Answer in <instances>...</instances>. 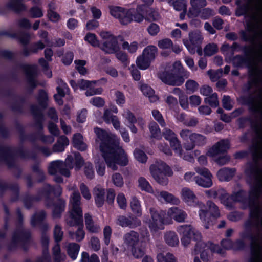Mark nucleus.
Returning <instances> with one entry per match:
<instances>
[{
  "instance_id": "9b49d317",
  "label": "nucleus",
  "mask_w": 262,
  "mask_h": 262,
  "mask_svg": "<svg viewBox=\"0 0 262 262\" xmlns=\"http://www.w3.org/2000/svg\"><path fill=\"white\" fill-rule=\"evenodd\" d=\"M177 231L182 236L181 243L184 247H187L189 245L192 236H193V239L195 241L197 242L201 241L202 236L201 233L191 225L179 226L178 227Z\"/></svg>"
},
{
  "instance_id": "09e8293b",
  "label": "nucleus",
  "mask_w": 262,
  "mask_h": 262,
  "mask_svg": "<svg viewBox=\"0 0 262 262\" xmlns=\"http://www.w3.org/2000/svg\"><path fill=\"white\" fill-rule=\"evenodd\" d=\"M170 5L172 6L177 11H186L187 2L186 0H172Z\"/></svg>"
},
{
  "instance_id": "a878e982",
  "label": "nucleus",
  "mask_w": 262,
  "mask_h": 262,
  "mask_svg": "<svg viewBox=\"0 0 262 262\" xmlns=\"http://www.w3.org/2000/svg\"><path fill=\"white\" fill-rule=\"evenodd\" d=\"M103 118L107 123H112L114 128L119 130L120 128L121 123L117 116L113 115L110 110L104 111Z\"/></svg>"
},
{
  "instance_id": "b1692460",
  "label": "nucleus",
  "mask_w": 262,
  "mask_h": 262,
  "mask_svg": "<svg viewBox=\"0 0 262 262\" xmlns=\"http://www.w3.org/2000/svg\"><path fill=\"white\" fill-rule=\"evenodd\" d=\"M181 196L183 201L189 206H194L196 203V195L193 191L189 188L184 187L182 189Z\"/></svg>"
},
{
  "instance_id": "cd10ccee",
  "label": "nucleus",
  "mask_w": 262,
  "mask_h": 262,
  "mask_svg": "<svg viewBox=\"0 0 262 262\" xmlns=\"http://www.w3.org/2000/svg\"><path fill=\"white\" fill-rule=\"evenodd\" d=\"M85 224L86 230L93 233H97L100 232L101 228L96 224L92 219V216L89 213L84 214Z\"/></svg>"
},
{
  "instance_id": "f8f14e48",
  "label": "nucleus",
  "mask_w": 262,
  "mask_h": 262,
  "mask_svg": "<svg viewBox=\"0 0 262 262\" xmlns=\"http://www.w3.org/2000/svg\"><path fill=\"white\" fill-rule=\"evenodd\" d=\"M157 51V48L154 46L150 45L146 47L142 55L137 59L136 63L138 68L142 70L147 69L150 63L155 59Z\"/></svg>"
},
{
  "instance_id": "a19ab883",
  "label": "nucleus",
  "mask_w": 262,
  "mask_h": 262,
  "mask_svg": "<svg viewBox=\"0 0 262 262\" xmlns=\"http://www.w3.org/2000/svg\"><path fill=\"white\" fill-rule=\"evenodd\" d=\"M206 206L208 208V212L215 218H218L220 216V212L219 207L216 204L211 201H208L206 203Z\"/></svg>"
},
{
  "instance_id": "052dcab7",
  "label": "nucleus",
  "mask_w": 262,
  "mask_h": 262,
  "mask_svg": "<svg viewBox=\"0 0 262 262\" xmlns=\"http://www.w3.org/2000/svg\"><path fill=\"white\" fill-rule=\"evenodd\" d=\"M32 18H40L43 15L42 9L38 6L32 7L29 10Z\"/></svg>"
},
{
  "instance_id": "7ed1b4c3",
  "label": "nucleus",
  "mask_w": 262,
  "mask_h": 262,
  "mask_svg": "<svg viewBox=\"0 0 262 262\" xmlns=\"http://www.w3.org/2000/svg\"><path fill=\"white\" fill-rule=\"evenodd\" d=\"M67 189L72 193L70 197V214L66 221L69 226H74L82 222L81 196L75 184H69Z\"/></svg>"
},
{
  "instance_id": "f257e3e1",
  "label": "nucleus",
  "mask_w": 262,
  "mask_h": 262,
  "mask_svg": "<svg viewBox=\"0 0 262 262\" xmlns=\"http://www.w3.org/2000/svg\"><path fill=\"white\" fill-rule=\"evenodd\" d=\"M94 132L97 137L96 143L108 167L116 170L118 165L125 166L128 164V156L119 145V139L116 135L99 127H95Z\"/></svg>"
},
{
  "instance_id": "5fc2aeb1",
  "label": "nucleus",
  "mask_w": 262,
  "mask_h": 262,
  "mask_svg": "<svg viewBox=\"0 0 262 262\" xmlns=\"http://www.w3.org/2000/svg\"><path fill=\"white\" fill-rule=\"evenodd\" d=\"M112 181L114 185L116 187L121 188L124 185L123 177L119 173L116 172L112 174Z\"/></svg>"
},
{
  "instance_id": "338daca9",
  "label": "nucleus",
  "mask_w": 262,
  "mask_h": 262,
  "mask_svg": "<svg viewBox=\"0 0 262 262\" xmlns=\"http://www.w3.org/2000/svg\"><path fill=\"white\" fill-rule=\"evenodd\" d=\"M152 115L154 118L160 124L161 126H165L166 123L161 113L157 110L152 111Z\"/></svg>"
},
{
  "instance_id": "0eeeda50",
  "label": "nucleus",
  "mask_w": 262,
  "mask_h": 262,
  "mask_svg": "<svg viewBox=\"0 0 262 262\" xmlns=\"http://www.w3.org/2000/svg\"><path fill=\"white\" fill-rule=\"evenodd\" d=\"M150 173L153 179L160 185L166 186L168 183L167 176H171L173 172L170 167L162 161L152 164L149 168Z\"/></svg>"
},
{
  "instance_id": "39448f33",
  "label": "nucleus",
  "mask_w": 262,
  "mask_h": 262,
  "mask_svg": "<svg viewBox=\"0 0 262 262\" xmlns=\"http://www.w3.org/2000/svg\"><path fill=\"white\" fill-rule=\"evenodd\" d=\"M62 188L59 185L52 187L50 185H46L43 190L40 192V194L46 197L45 204L47 207L54 206L53 209V215L54 217H59L62 212L64 211L66 202L63 199H58L55 204L52 199L49 198V195L53 193L56 196H59L62 193Z\"/></svg>"
},
{
  "instance_id": "4468645a",
  "label": "nucleus",
  "mask_w": 262,
  "mask_h": 262,
  "mask_svg": "<svg viewBox=\"0 0 262 262\" xmlns=\"http://www.w3.org/2000/svg\"><path fill=\"white\" fill-rule=\"evenodd\" d=\"M203 37L201 33L196 30L189 33V39L183 40L184 45L191 54H194L195 48L202 42Z\"/></svg>"
},
{
  "instance_id": "7c9ffc66",
  "label": "nucleus",
  "mask_w": 262,
  "mask_h": 262,
  "mask_svg": "<svg viewBox=\"0 0 262 262\" xmlns=\"http://www.w3.org/2000/svg\"><path fill=\"white\" fill-rule=\"evenodd\" d=\"M217 198L221 202L227 207L232 206L231 196L223 188L218 189Z\"/></svg>"
},
{
  "instance_id": "f3484780",
  "label": "nucleus",
  "mask_w": 262,
  "mask_h": 262,
  "mask_svg": "<svg viewBox=\"0 0 262 262\" xmlns=\"http://www.w3.org/2000/svg\"><path fill=\"white\" fill-rule=\"evenodd\" d=\"M194 170L198 174L204 177V178L198 176L194 177L195 182L198 185L204 188H209L212 186V176L208 169L205 167H196Z\"/></svg>"
},
{
  "instance_id": "79ce46f5",
  "label": "nucleus",
  "mask_w": 262,
  "mask_h": 262,
  "mask_svg": "<svg viewBox=\"0 0 262 262\" xmlns=\"http://www.w3.org/2000/svg\"><path fill=\"white\" fill-rule=\"evenodd\" d=\"M140 8L139 7H138L136 10L133 9L128 10V12L130 14L129 16L131 19L130 23L133 20L137 23H140L144 20V16L140 12Z\"/></svg>"
},
{
  "instance_id": "c9c22d12",
  "label": "nucleus",
  "mask_w": 262,
  "mask_h": 262,
  "mask_svg": "<svg viewBox=\"0 0 262 262\" xmlns=\"http://www.w3.org/2000/svg\"><path fill=\"white\" fill-rule=\"evenodd\" d=\"M140 89L143 94L149 98L151 102H155L158 100V97L154 95V91L151 87L146 84H141Z\"/></svg>"
},
{
  "instance_id": "0e129e2a",
  "label": "nucleus",
  "mask_w": 262,
  "mask_h": 262,
  "mask_svg": "<svg viewBox=\"0 0 262 262\" xmlns=\"http://www.w3.org/2000/svg\"><path fill=\"white\" fill-rule=\"evenodd\" d=\"M116 199L119 207L122 209H125L127 207V201L125 195L123 193H119Z\"/></svg>"
},
{
  "instance_id": "a211bd4d",
  "label": "nucleus",
  "mask_w": 262,
  "mask_h": 262,
  "mask_svg": "<svg viewBox=\"0 0 262 262\" xmlns=\"http://www.w3.org/2000/svg\"><path fill=\"white\" fill-rule=\"evenodd\" d=\"M96 83V81L80 79L78 81V85L81 90H86L85 93L86 96H91L94 95L100 94L102 92V88H94Z\"/></svg>"
},
{
  "instance_id": "c03bdc74",
  "label": "nucleus",
  "mask_w": 262,
  "mask_h": 262,
  "mask_svg": "<svg viewBox=\"0 0 262 262\" xmlns=\"http://www.w3.org/2000/svg\"><path fill=\"white\" fill-rule=\"evenodd\" d=\"M122 116L125 119L124 122L129 124H135L137 119L134 114L128 109H124L122 113Z\"/></svg>"
},
{
  "instance_id": "393cba45",
  "label": "nucleus",
  "mask_w": 262,
  "mask_h": 262,
  "mask_svg": "<svg viewBox=\"0 0 262 262\" xmlns=\"http://www.w3.org/2000/svg\"><path fill=\"white\" fill-rule=\"evenodd\" d=\"M30 236V233L28 230H25L21 226L18 227L14 231L12 241L15 243L25 242L28 239Z\"/></svg>"
},
{
  "instance_id": "473e14b6",
  "label": "nucleus",
  "mask_w": 262,
  "mask_h": 262,
  "mask_svg": "<svg viewBox=\"0 0 262 262\" xmlns=\"http://www.w3.org/2000/svg\"><path fill=\"white\" fill-rule=\"evenodd\" d=\"M73 143L74 146L81 151H84L87 148V146L83 142V136L80 133L73 135Z\"/></svg>"
},
{
  "instance_id": "f03ea898",
  "label": "nucleus",
  "mask_w": 262,
  "mask_h": 262,
  "mask_svg": "<svg viewBox=\"0 0 262 262\" xmlns=\"http://www.w3.org/2000/svg\"><path fill=\"white\" fill-rule=\"evenodd\" d=\"M253 1L257 5L259 13L249 16L246 20V31H241L240 34L244 40L252 43L259 38L261 43L259 50H262V0Z\"/></svg>"
},
{
  "instance_id": "603ef678",
  "label": "nucleus",
  "mask_w": 262,
  "mask_h": 262,
  "mask_svg": "<svg viewBox=\"0 0 262 262\" xmlns=\"http://www.w3.org/2000/svg\"><path fill=\"white\" fill-rule=\"evenodd\" d=\"M171 147L172 148L174 152L179 156H182V148L180 141L177 137L169 141Z\"/></svg>"
},
{
  "instance_id": "e433bc0d",
  "label": "nucleus",
  "mask_w": 262,
  "mask_h": 262,
  "mask_svg": "<svg viewBox=\"0 0 262 262\" xmlns=\"http://www.w3.org/2000/svg\"><path fill=\"white\" fill-rule=\"evenodd\" d=\"M130 206L133 212L138 217L142 215V209L140 202L136 196L132 198Z\"/></svg>"
},
{
  "instance_id": "1a4fd4ad",
  "label": "nucleus",
  "mask_w": 262,
  "mask_h": 262,
  "mask_svg": "<svg viewBox=\"0 0 262 262\" xmlns=\"http://www.w3.org/2000/svg\"><path fill=\"white\" fill-rule=\"evenodd\" d=\"M180 136L184 140H190V143L184 145V148L187 150H192L195 146H204L207 143V139L205 136L198 133H193L187 129L182 130L180 132Z\"/></svg>"
},
{
  "instance_id": "13d9d810",
  "label": "nucleus",
  "mask_w": 262,
  "mask_h": 262,
  "mask_svg": "<svg viewBox=\"0 0 262 262\" xmlns=\"http://www.w3.org/2000/svg\"><path fill=\"white\" fill-rule=\"evenodd\" d=\"M207 74L209 76L210 80L213 81H217L223 75V70L220 69L215 71L209 70L207 71Z\"/></svg>"
},
{
  "instance_id": "680f3d73",
  "label": "nucleus",
  "mask_w": 262,
  "mask_h": 262,
  "mask_svg": "<svg viewBox=\"0 0 262 262\" xmlns=\"http://www.w3.org/2000/svg\"><path fill=\"white\" fill-rule=\"evenodd\" d=\"M214 14V11L209 8H204L200 11V17L203 19H208L213 16Z\"/></svg>"
},
{
  "instance_id": "4c0bfd02",
  "label": "nucleus",
  "mask_w": 262,
  "mask_h": 262,
  "mask_svg": "<svg viewBox=\"0 0 262 262\" xmlns=\"http://www.w3.org/2000/svg\"><path fill=\"white\" fill-rule=\"evenodd\" d=\"M53 257L54 262H63L66 258V255L61 252L60 247L58 244L54 246L52 249Z\"/></svg>"
},
{
  "instance_id": "5701e85b",
  "label": "nucleus",
  "mask_w": 262,
  "mask_h": 262,
  "mask_svg": "<svg viewBox=\"0 0 262 262\" xmlns=\"http://www.w3.org/2000/svg\"><path fill=\"white\" fill-rule=\"evenodd\" d=\"M23 69L26 73L30 86L32 88H35L37 85L35 80V77L37 72V66L35 65H24Z\"/></svg>"
},
{
  "instance_id": "e2e57ef3",
  "label": "nucleus",
  "mask_w": 262,
  "mask_h": 262,
  "mask_svg": "<svg viewBox=\"0 0 262 262\" xmlns=\"http://www.w3.org/2000/svg\"><path fill=\"white\" fill-rule=\"evenodd\" d=\"M84 39L94 47H98L99 46V41L95 34L89 33L84 37Z\"/></svg>"
},
{
  "instance_id": "3c124183",
  "label": "nucleus",
  "mask_w": 262,
  "mask_h": 262,
  "mask_svg": "<svg viewBox=\"0 0 262 262\" xmlns=\"http://www.w3.org/2000/svg\"><path fill=\"white\" fill-rule=\"evenodd\" d=\"M217 51V46L214 43L207 45L204 49V54L207 56H211L216 53Z\"/></svg>"
},
{
  "instance_id": "69168bd1",
  "label": "nucleus",
  "mask_w": 262,
  "mask_h": 262,
  "mask_svg": "<svg viewBox=\"0 0 262 262\" xmlns=\"http://www.w3.org/2000/svg\"><path fill=\"white\" fill-rule=\"evenodd\" d=\"M59 85L57 88L58 94L57 95L63 97L65 96L66 94L69 91V88L67 84L62 80L60 81L59 83Z\"/></svg>"
},
{
  "instance_id": "412c9836",
  "label": "nucleus",
  "mask_w": 262,
  "mask_h": 262,
  "mask_svg": "<svg viewBox=\"0 0 262 262\" xmlns=\"http://www.w3.org/2000/svg\"><path fill=\"white\" fill-rule=\"evenodd\" d=\"M159 201H164L167 203L178 205L181 201L180 199L172 194L164 190L156 189L153 194Z\"/></svg>"
},
{
  "instance_id": "4be33fe9",
  "label": "nucleus",
  "mask_w": 262,
  "mask_h": 262,
  "mask_svg": "<svg viewBox=\"0 0 262 262\" xmlns=\"http://www.w3.org/2000/svg\"><path fill=\"white\" fill-rule=\"evenodd\" d=\"M167 215L179 223L185 222L187 216L186 212L178 207H172L169 208L167 210Z\"/></svg>"
},
{
  "instance_id": "20e7f679",
  "label": "nucleus",
  "mask_w": 262,
  "mask_h": 262,
  "mask_svg": "<svg viewBox=\"0 0 262 262\" xmlns=\"http://www.w3.org/2000/svg\"><path fill=\"white\" fill-rule=\"evenodd\" d=\"M145 234L142 238H140L139 233L132 230L123 236L124 244L127 247L132 256L136 259L142 257L145 253L144 243L148 237V233L147 232Z\"/></svg>"
},
{
  "instance_id": "bf43d9fd",
  "label": "nucleus",
  "mask_w": 262,
  "mask_h": 262,
  "mask_svg": "<svg viewBox=\"0 0 262 262\" xmlns=\"http://www.w3.org/2000/svg\"><path fill=\"white\" fill-rule=\"evenodd\" d=\"M135 158L140 162L144 163L147 161V156L140 149H136L134 152Z\"/></svg>"
},
{
  "instance_id": "4d7b16f0",
  "label": "nucleus",
  "mask_w": 262,
  "mask_h": 262,
  "mask_svg": "<svg viewBox=\"0 0 262 262\" xmlns=\"http://www.w3.org/2000/svg\"><path fill=\"white\" fill-rule=\"evenodd\" d=\"M81 262H100L98 256L96 254H93L91 257L87 252H83L81 254Z\"/></svg>"
},
{
  "instance_id": "72a5a7b5",
  "label": "nucleus",
  "mask_w": 262,
  "mask_h": 262,
  "mask_svg": "<svg viewBox=\"0 0 262 262\" xmlns=\"http://www.w3.org/2000/svg\"><path fill=\"white\" fill-rule=\"evenodd\" d=\"M249 262H262V246H251V257Z\"/></svg>"
},
{
  "instance_id": "dca6fc26",
  "label": "nucleus",
  "mask_w": 262,
  "mask_h": 262,
  "mask_svg": "<svg viewBox=\"0 0 262 262\" xmlns=\"http://www.w3.org/2000/svg\"><path fill=\"white\" fill-rule=\"evenodd\" d=\"M110 13L114 17L118 19L122 25H126L130 23V14L128 9L119 6L109 7Z\"/></svg>"
},
{
  "instance_id": "a18cd8bd",
  "label": "nucleus",
  "mask_w": 262,
  "mask_h": 262,
  "mask_svg": "<svg viewBox=\"0 0 262 262\" xmlns=\"http://www.w3.org/2000/svg\"><path fill=\"white\" fill-rule=\"evenodd\" d=\"M158 262H177V259L174 255L170 253H159L157 255Z\"/></svg>"
},
{
  "instance_id": "864d4df0",
  "label": "nucleus",
  "mask_w": 262,
  "mask_h": 262,
  "mask_svg": "<svg viewBox=\"0 0 262 262\" xmlns=\"http://www.w3.org/2000/svg\"><path fill=\"white\" fill-rule=\"evenodd\" d=\"M46 213L44 211H41L34 214L31 219V225L36 226L40 224L46 217Z\"/></svg>"
},
{
  "instance_id": "ea45409f",
  "label": "nucleus",
  "mask_w": 262,
  "mask_h": 262,
  "mask_svg": "<svg viewBox=\"0 0 262 262\" xmlns=\"http://www.w3.org/2000/svg\"><path fill=\"white\" fill-rule=\"evenodd\" d=\"M22 0H10L7 4L8 7L16 12H20L26 9V6L21 3Z\"/></svg>"
},
{
  "instance_id": "ddd939ff",
  "label": "nucleus",
  "mask_w": 262,
  "mask_h": 262,
  "mask_svg": "<svg viewBox=\"0 0 262 262\" xmlns=\"http://www.w3.org/2000/svg\"><path fill=\"white\" fill-rule=\"evenodd\" d=\"M101 37L105 39L100 47V49L107 54H113L119 50V47L116 37L108 32H101L100 33Z\"/></svg>"
},
{
  "instance_id": "c756f323",
  "label": "nucleus",
  "mask_w": 262,
  "mask_h": 262,
  "mask_svg": "<svg viewBox=\"0 0 262 262\" xmlns=\"http://www.w3.org/2000/svg\"><path fill=\"white\" fill-rule=\"evenodd\" d=\"M82 222H83V219ZM75 226H79L77 231L76 232L69 231V234L72 239L75 240L77 242H80L85 236V232L83 229V222L75 225ZM71 226L72 227L73 226Z\"/></svg>"
},
{
  "instance_id": "6e6d98bb",
  "label": "nucleus",
  "mask_w": 262,
  "mask_h": 262,
  "mask_svg": "<svg viewBox=\"0 0 262 262\" xmlns=\"http://www.w3.org/2000/svg\"><path fill=\"white\" fill-rule=\"evenodd\" d=\"M48 100L47 93L44 91H39L37 100L41 107L45 108L47 107Z\"/></svg>"
},
{
  "instance_id": "8fccbe9b",
  "label": "nucleus",
  "mask_w": 262,
  "mask_h": 262,
  "mask_svg": "<svg viewBox=\"0 0 262 262\" xmlns=\"http://www.w3.org/2000/svg\"><path fill=\"white\" fill-rule=\"evenodd\" d=\"M204 101L206 103H208L212 107H216L219 105L218 96L216 93H214L209 97L205 98Z\"/></svg>"
},
{
  "instance_id": "6ab92c4d",
  "label": "nucleus",
  "mask_w": 262,
  "mask_h": 262,
  "mask_svg": "<svg viewBox=\"0 0 262 262\" xmlns=\"http://www.w3.org/2000/svg\"><path fill=\"white\" fill-rule=\"evenodd\" d=\"M116 224L122 227L135 228L141 225V222L137 216L119 215L116 220Z\"/></svg>"
},
{
  "instance_id": "49530a36",
  "label": "nucleus",
  "mask_w": 262,
  "mask_h": 262,
  "mask_svg": "<svg viewBox=\"0 0 262 262\" xmlns=\"http://www.w3.org/2000/svg\"><path fill=\"white\" fill-rule=\"evenodd\" d=\"M148 127L151 137L159 138L161 137V130L156 122L154 121L151 122Z\"/></svg>"
},
{
  "instance_id": "f704fd0d",
  "label": "nucleus",
  "mask_w": 262,
  "mask_h": 262,
  "mask_svg": "<svg viewBox=\"0 0 262 262\" xmlns=\"http://www.w3.org/2000/svg\"><path fill=\"white\" fill-rule=\"evenodd\" d=\"M138 187L142 191L154 194V190L149 182L144 177H140L138 180Z\"/></svg>"
},
{
  "instance_id": "aec40b11",
  "label": "nucleus",
  "mask_w": 262,
  "mask_h": 262,
  "mask_svg": "<svg viewBox=\"0 0 262 262\" xmlns=\"http://www.w3.org/2000/svg\"><path fill=\"white\" fill-rule=\"evenodd\" d=\"M229 147V141L226 139L222 140L212 146L207 154L210 157H215L220 154L226 152Z\"/></svg>"
},
{
  "instance_id": "2eb2a0df",
  "label": "nucleus",
  "mask_w": 262,
  "mask_h": 262,
  "mask_svg": "<svg viewBox=\"0 0 262 262\" xmlns=\"http://www.w3.org/2000/svg\"><path fill=\"white\" fill-rule=\"evenodd\" d=\"M151 220L148 223V227L151 232H156L159 230L163 229L164 223L162 215L164 213L161 211L159 212L154 207L149 209Z\"/></svg>"
},
{
  "instance_id": "de8ad7c7",
  "label": "nucleus",
  "mask_w": 262,
  "mask_h": 262,
  "mask_svg": "<svg viewBox=\"0 0 262 262\" xmlns=\"http://www.w3.org/2000/svg\"><path fill=\"white\" fill-rule=\"evenodd\" d=\"M31 111L34 117L37 119L38 126L42 128L41 122L43 120V115L40 109L38 106L34 105L31 106Z\"/></svg>"
},
{
  "instance_id": "774afa93",
  "label": "nucleus",
  "mask_w": 262,
  "mask_h": 262,
  "mask_svg": "<svg viewBox=\"0 0 262 262\" xmlns=\"http://www.w3.org/2000/svg\"><path fill=\"white\" fill-rule=\"evenodd\" d=\"M63 235V232L62 228L59 225H56L54 229V237L56 242H60L62 240Z\"/></svg>"
},
{
  "instance_id": "bb28decb",
  "label": "nucleus",
  "mask_w": 262,
  "mask_h": 262,
  "mask_svg": "<svg viewBox=\"0 0 262 262\" xmlns=\"http://www.w3.org/2000/svg\"><path fill=\"white\" fill-rule=\"evenodd\" d=\"M235 172L234 168L224 167L217 171V177L221 181H228L234 177Z\"/></svg>"
},
{
  "instance_id": "c85d7f7f",
  "label": "nucleus",
  "mask_w": 262,
  "mask_h": 262,
  "mask_svg": "<svg viewBox=\"0 0 262 262\" xmlns=\"http://www.w3.org/2000/svg\"><path fill=\"white\" fill-rule=\"evenodd\" d=\"M93 191L96 205L97 207H100L104 202L105 190L100 186H97L94 188Z\"/></svg>"
},
{
  "instance_id": "423d86ee",
  "label": "nucleus",
  "mask_w": 262,
  "mask_h": 262,
  "mask_svg": "<svg viewBox=\"0 0 262 262\" xmlns=\"http://www.w3.org/2000/svg\"><path fill=\"white\" fill-rule=\"evenodd\" d=\"M182 68L180 61H176L167 66L165 70L158 74L159 78L165 83L170 85H181L184 81V78L178 75Z\"/></svg>"
},
{
  "instance_id": "37998d69",
  "label": "nucleus",
  "mask_w": 262,
  "mask_h": 262,
  "mask_svg": "<svg viewBox=\"0 0 262 262\" xmlns=\"http://www.w3.org/2000/svg\"><path fill=\"white\" fill-rule=\"evenodd\" d=\"M198 207L199 208V214L200 219L203 222H209V221L207 219V215H208V209H207L205 205L202 203L198 202L196 200V204Z\"/></svg>"
},
{
  "instance_id": "6e6552de",
  "label": "nucleus",
  "mask_w": 262,
  "mask_h": 262,
  "mask_svg": "<svg viewBox=\"0 0 262 262\" xmlns=\"http://www.w3.org/2000/svg\"><path fill=\"white\" fill-rule=\"evenodd\" d=\"M209 251L211 252L216 253L221 255H223L225 253V250L221 248L219 245L211 242L205 243L203 241H201L196 243L192 254L196 255L200 252L201 259L204 262H208L212 258V255L209 252Z\"/></svg>"
},
{
  "instance_id": "9d476101",
  "label": "nucleus",
  "mask_w": 262,
  "mask_h": 262,
  "mask_svg": "<svg viewBox=\"0 0 262 262\" xmlns=\"http://www.w3.org/2000/svg\"><path fill=\"white\" fill-rule=\"evenodd\" d=\"M73 167V158L70 155L67 157L65 162L56 160L50 163L49 166V172L51 174H56L60 173L67 177L70 176L69 169Z\"/></svg>"
},
{
  "instance_id": "2f4dec72",
  "label": "nucleus",
  "mask_w": 262,
  "mask_h": 262,
  "mask_svg": "<svg viewBox=\"0 0 262 262\" xmlns=\"http://www.w3.org/2000/svg\"><path fill=\"white\" fill-rule=\"evenodd\" d=\"M164 240L166 243L171 247H176L179 244V238L174 232L168 231L164 235Z\"/></svg>"
},
{
  "instance_id": "58836bf2",
  "label": "nucleus",
  "mask_w": 262,
  "mask_h": 262,
  "mask_svg": "<svg viewBox=\"0 0 262 262\" xmlns=\"http://www.w3.org/2000/svg\"><path fill=\"white\" fill-rule=\"evenodd\" d=\"M80 249V246L76 243H72L67 246V252L69 256L73 260L77 258Z\"/></svg>"
}]
</instances>
